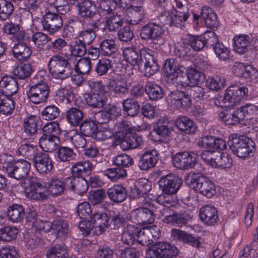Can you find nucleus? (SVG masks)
<instances>
[{"instance_id": "15", "label": "nucleus", "mask_w": 258, "mask_h": 258, "mask_svg": "<svg viewBox=\"0 0 258 258\" xmlns=\"http://www.w3.org/2000/svg\"><path fill=\"white\" fill-rule=\"evenodd\" d=\"M125 130L126 135L123 143V151L137 148L143 144L141 132L136 127L127 126Z\"/></svg>"}, {"instance_id": "29", "label": "nucleus", "mask_w": 258, "mask_h": 258, "mask_svg": "<svg viewBox=\"0 0 258 258\" xmlns=\"http://www.w3.org/2000/svg\"><path fill=\"white\" fill-rule=\"evenodd\" d=\"M110 218L106 213H95L91 217L92 226L98 234H100L110 227Z\"/></svg>"}, {"instance_id": "14", "label": "nucleus", "mask_w": 258, "mask_h": 258, "mask_svg": "<svg viewBox=\"0 0 258 258\" xmlns=\"http://www.w3.org/2000/svg\"><path fill=\"white\" fill-rule=\"evenodd\" d=\"M41 24L43 29L51 35L61 29L63 20L57 13L48 11L43 16Z\"/></svg>"}, {"instance_id": "46", "label": "nucleus", "mask_w": 258, "mask_h": 258, "mask_svg": "<svg viewBox=\"0 0 258 258\" xmlns=\"http://www.w3.org/2000/svg\"><path fill=\"white\" fill-rule=\"evenodd\" d=\"M233 48L239 54L246 52L250 43V37L247 35H239L234 37Z\"/></svg>"}, {"instance_id": "47", "label": "nucleus", "mask_w": 258, "mask_h": 258, "mask_svg": "<svg viewBox=\"0 0 258 258\" xmlns=\"http://www.w3.org/2000/svg\"><path fill=\"white\" fill-rule=\"evenodd\" d=\"M109 216L110 218V228L111 229H118L125 225L127 218L125 213L110 211Z\"/></svg>"}, {"instance_id": "9", "label": "nucleus", "mask_w": 258, "mask_h": 258, "mask_svg": "<svg viewBox=\"0 0 258 258\" xmlns=\"http://www.w3.org/2000/svg\"><path fill=\"white\" fill-rule=\"evenodd\" d=\"M30 34L24 31L20 32L15 36V39L18 43L12 48V52L15 58L22 60L30 57L32 50L26 42H30Z\"/></svg>"}, {"instance_id": "40", "label": "nucleus", "mask_w": 258, "mask_h": 258, "mask_svg": "<svg viewBox=\"0 0 258 258\" xmlns=\"http://www.w3.org/2000/svg\"><path fill=\"white\" fill-rule=\"evenodd\" d=\"M25 209L20 204H13L8 207L7 216L9 220L13 222H19L24 217Z\"/></svg>"}, {"instance_id": "28", "label": "nucleus", "mask_w": 258, "mask_h": 258, "mask_svg": "<svg viewBox=\"0 0 258 258\" xmlns=\"http://www.w3.org/2000/svg\"><path fill=\"white\" fill-rule=\"evenodd\" d=\"M210 36L212 44H210L209 47H212L217 57L222 60H226L229 58L230 50L222 43L219 42L218 36L213 32H210Z\"/></svg>"}, {"instance_id": "55", "label": "nucleus", "mask_w": 258, "mask_h": 258, "mask_svg": "<svg viewBox=\"0 0 258 258\" xmlns=\"http://www.w3.org/2000/svg\"><path fill=\"white\" fill-rule=\"evenodd\" d=\"M123 18L121 15H115L106 18L105 21V27L109 32H115L122 26Z\"/></svg>"}, {"instance_id": "50", "label": "nucleus", "mask_w": 258, "mask_h": 258, "mask_svg": "<svg viewBox=\"0 0 258 258\" xmlns=\"http://www.w3.org/2000/svg\"><path fill=\"white\" fill-rule=\"evenodd\" d=\"M30 37V41L35 49L39 51L43 49L44 45L51 40L49 36L41 32H35Z\"/></svg>"}, {"instance_id": "45", "label": "nucleus", "mask_w": 258, "mask_h": 258, "mask_svg": "<svg viewBox=\"0 0 258 258\" xmlns=\"http://www.w3.org/2000/svg\"><path fill=\"white\" fill-rule=\"evenodd\" d=\"M164 69L168 77L172 76L173 78H176L179 82L180 80V75H181L179 68V64L174 58H169L166 60Z\"/></svg>"}, {"instance_id": "32", "label": "nucleus", "mask_w": 258, "mask_h": 258, "mask_svg": "<svg viewBox=\"0 0 258 258\" xmlns=\"http://www.w3.org/2000/svg\"><path fill=\"white\" fill-rule=\"evenodd\" d=\"M79 14L84 18H93L96 14V4L91 0H81L76 3Z\"/></svg>"}, {"instance_id": "48", "label": "nucleus", "mask_w": 258, "mask_h": 258, "mask_svg": "<svg viewBox=\"0 0 258 258\" xmlns=\"http://www.w3.org/2000/svg\"><path fill=\"white\" fill-rule=\"evenodd\" d=\"M123 110L128 116L134 117L139 112L140 106L137 100L128 98L122 101Z\"/></svg>"}, {"instance_id": "64", "label": "nucleus", "mask_w": 258, "mask_h": 258, "mask_svg": "<svg viewBox=\"0 0 258 258\" xmlns=\"http://www.w3.org/2000/svg\"><path fill=\"white\" fill-rule=\"evenodd\" d=\"M18 229L15 227L6 226L0 229V241H11L16 238Z\"/></svg>"}, {"instance_id": "54", "label": "nucleus", "mask_w": 258, "mask_h": 258, "mask_svg": "<svg viewBox=\"0 0 258 258\" xmlns=\"http://www.w3.org/2000/svg\"><path fill=\"white\" fill-rule=\"evenodd\" d=\"M99 48L100 52L103 56H111L117 50L115 40L113 39H104L100 43Z\"/></svg>"}, {"instance_id": "16", "label": "nucleus", "mask_w": 258, "mask_h": 258, "mask_svg": "<svg viewBox=\"0 0 258 258\" xmlns=\"http://www.w3.org/2000/svg\"><path fill=\"white\" fill-rule=\"evenodd\" d=\"M173 131L172 123L167 118H162L154 125L153 133L157 136L155 142H163L168 140Z\"/></svg>"}, {"instance_id": "37", "label": "nucleus", "mask_w": 258, "mask_h": 258, "mask_svg": "<svg viewBox=\"0 0 258 258\" xmlns=\"http://www.w3.org/2000/svg\"><path fill=\"white\" fill-rule=\"evenodd\" d=\"M171 236L175 240L182 241L190 244L192 246L199 247L201 245L198 238L193 237L192 235L178 229H174L171 232Z\"/></svg>"}, {"instance_id": "52", "label": "nucleus", "mask_w": 258, "mask_h": 258, "mask_svg": "<svg viewBox=\"0 0 258 258\" xmlns=\"http://www.w3.org/2000/svg\"><path fill=\"white\" fill-rule=\"evenodd\" d=\"M15 104L12 96L0 94V112L4 114H11L14 111Z\"/></svg>"}, {"instance_id": "27", "label": "nucleus", "mask_w": 258, "mask_h": 258, "mask_svg": "<svg viewBox=\"0 0 258 258\" xmlns=\"http://www.w3.org/2000/svg\"><path fill=\"white\" fill-rule=\"evenodd\" d=\"M16 79L12 76H4L0 82V94L12 96L17 93L18 83Z\"/></svg>"}, {"instance_id": "3", "label": "nucleus", "mask_w": 258, "mask_h": 258, "mask_svg": "<svg viewBox=\"0 0 258 258\" xmlns=\"http://www.w3.org/2000/svg\"><path fill=\"white\" fill-rule=\"evenodd\" d=\"M228 145L233 153L241 159L252 156L255 149L254 143L244 136L233 134L229 137Z\"/></svg>"}, {"instance_id": "62", "label": "nucleus", "mask_w": 258, "mask_h": 258, "mask_svg": "<svg viewBox=\"0 0 258 258\" xmlns=\"http://www.w3.org/2000/svg\"><path fill=\"white\" fill-rule=\"evenodd\" d=\"M14 10L12 3L7 0H0V20L6 21L12 16Z\"/></svg>"}, {"instance_id": "11", "label": "nucleus", "mask_w": 258, "mask_h": 258, "mask_svg": "<svg viewBox=\"0 0 258 258\" xmlns=\"http://www.w3.org/2000/svg\"><path fill=\"white\" fill-rule=\"evenodd\" d=\"M199 155L197 152H178L173 157L174 166L179 169L188 170L195 167L198 162Z\"/></svg>"}, {"instance_id": "39", "label": "nucleus", "mask_w": 258, "mask_h": 258, "mask_svg": "<svg viewBox=\"0 0 258 258\" xmlns=\"http://www.w3.org/2000/svg\"><path fill=\"white\" fill-rule=\"evenodd\" d=\"M241 121L250 120L258 114V107L251 103H246L237 108Z\"/></svg>"}, {"instance_id": "33", "label": "nucleus", "mask_w": 258, "mask_h": 258, "mask_svg": "<svg viewBox=\"0 0 258 258\" xmlns=\"http://www.w3.org/2000/svg\"><path fill=\"white\" fill-rule=\"evenodd\" d=\"M93 164L89 160L79 161L72 165L71 172L72 176L83 177L91 174Z\"/></svg>"}, {"instance_id": "8", "label": "nucleus", "mask_w": 258, "mask_h": 258, "mask_svg": "<svg viewBox=\"0 0 258 258\" xmlns=\"http://www.w3.org/2000/svg\"><path fill=\"white\" fill-rule=\"evenodd\" d=\"M164 30L161 26L149 22L140 29V36L142 40L151 41L153 44L159 46L164 43Z\"/></svg>"}, {"instance_id": "43", "label": "nucleus", "mask_w": 258, "mask_h": 258, "mask_svg": "<svg viewBox=\"0 0 258 258\" xmlns=\"http://www.w3.org/2000/svg\"><path fill=\"white\" fill-rule=\"evenodd\" d=\"M38 118L36 115H31L25 117L23 121L24 133L31 137L37 133L38 126Z\"/></svg>"}, {"instance_id": "17", "label": "nucleus", "mask_w": 258, "mask_h": 258, "mask_svg": "<svg viewBox=\"0 0 258 258\" xmlns=\"http://www.w3.org/2000/svg\"><path fill=\"white\" fill-rule=\"evenodd\" d=\"M146 52L143 51V58L139 68H144L145 76L150 77L159 70V65L152 50L148 48Z\"/></svg>"}, {"instance_id": "6", "label": "nucleus", "mask_w": 258, "mask_h": 258, "mask_svg": "<svg viewBox=\"0 0 258 258\" xmlns=\"http://www.w3.org/2000/svg\"><path fill=\"white\" fill-rule=\"evenodd\" d=\"M189 186L203 196L211 198L216 193V188L213 182L200 173H193L185 178Z\"/></svg>"}, {"instance_id": "12", "label": "nucleus", "mask_w": 258, "mask_h": 258, "mask_svg": "<svg viewBox=\"0 0 258 258\" xmlns=\"http://www.w3.org/2000/svg\"><path fill=\"white\" fill-rule=\"evenodd\" d=\"M49 93L50 89L48 85L44 81H40L30 87L27 96L31 102L38 104L46 101Z\"/></svg>"}, {"instance_id": "23", "label": "nucleus", "mask_w": 258, "mask_h": 258, "mask_svg": "<svg viewBox=\"0 0 258 258\" xmlns=\"http://www.w3.org/2000/svg\"><path fill=\"white\" fill-rule=\"evenodd\" d=\"M159 159V153L156 150L146 151L140 157L138 165L142 170H149L154 168Z\"/></svg>"}, {"instance_id": "41", "label": "nucleus", "mask_w": 258, "mask_h": 258, "mask_svg": "<svg viewBox=\"0 0 258 258\" xmlns=\"http://www.w3.org/2000/svg\"><path fill=\"white\" fill-rule=\"evenodd\" d=\"M57 157L62 162H70L75 160L77 155L74 149L68 146L60 145L56 150Z\"/></svg>"}, {"instance_id": "57", "label": "nucleus", "mask_w": 258, "mask_h": 258, "mask_svg": "<svg viewBox=\"0 0 258 258\" xmlns=\"http://www.w3.org/2000/svg\"><path fill=\"white\" fill-rule=\"evenodd\" d=\"M191 85H198L205 80V75L192 67L188 68L185 74Z\"/></svg>"}, {"instance_id": "53", "label": "nucleus", "mask_w": 258, "mask_h": 258, "mask_svg": "<svg viewBox=\"0 0 258 258\" xmlns=\"http://www.w3.org/2000/svg\"><path fill=\"white\" fill-rule=\"evenodd\" d=\"M98 129L95 121L91 119L84 120L80 125L81 134L87 137H93L97 133Z\"/></svg>"}, {"instance_id": "56", "label": "nucleus", "mask_w": 258, "mask_h": 258, "mask_svg": "<svg viewBox=\"0 0 258 258\" xmlns=\"http://www.w3.org/2000/svg\"><path fill=\"white\" fill-rule=\"evenodd\" d=\"M47 258H69L66 246L63 244H56L47 251Z\"/></svg>"}, {"instance_id": "31", "label": "nucleus", "mask_w": 258, "mask_h": 258, "mask_svg": "<svg viewBox=\"0 0 258 258\" xmlns=\"http://www.w3.org/2000/svg\"><path fill=\"white\" fill-rule=\"evenodd\" d=\"M109 199L114 203H119L123 202L127 198V191L122 184H114L109 188L107 191Z\"/></svg>"}, {"instance_id": "7", "label": "nucleus", "mask_w": 258, "mask_h": 258, "mask_svg": "<svg viewBox=\"0 0 258 258\" xmlns=\"http://www.w3.org/2000/svg\"><path fill=\"white\" fill-rule=\"evenodd\" d=\"M249 86L233 84L230 85L225 91L223 100L228 103V107L236 105L242 100H247L251 96L249 89Z\"/></svg>"}, {"instance_id": "34", "label": "nucleus", "mask_w": 258, "mask_h": 258, "mask_svg": "<svg viewBox=\"0 0 258 258\" xmlns=\"http://www.w3.org/2000/svg\"><path fill=\"white\" fill-rule=\"evenodd\" d=\"M232 164V160L226 152L214 151L211 166L224 169L230 167Z\"/></svg>"}, {"instance_id": "36", "label": "nucleus", "mask_w": 258, "mask_h": 258, "mask_svg": "<svg viewBox=\"0 0 258 258\" xmlns=\"http://www.w3.org/2000/svg\"><path fill=\"white\" fill-rule=\"evenodd\" d=\"M201 15L205 20V24L207 27L214 29L219 25L216 14L209 6H204L202 7Z\"/></svg>"}, {"instance_id": "49", "label": "nucleus", "mask_w": 258, "mask_h": 258, "mask_svg": "<svg viewBox=\"0 0 258 258\" xmlns=\"http://www.w3.org/2000/svg\"><path fill=\"white\" fill-rule=\"evenodd\" d=\"M84 115L83 111L76 107L70 108L66 112L67 120L73 126H76L79 124Z\"/></svg>"}, {"instance_id": "10", "label": "nucleus", "mask_w": 258, "mask_h": 258, "mask_svg": "<svg viewBox=\"0 0 258 258\" xmlns=\"http://www.w3.org/2000/svg\"><path fill=\"white\" fill-rule=\"evenodd\" d=\"M146 252V258H176L178 250L170 243L159 242L153 247Z\"/></svg>"}, {"instance_id": "1", "label": "nucleus", "mask_w": 258, "mask_h": 258, "mask_svg": "<svg viewBox=\"0 0 258 258\" xmlns=\"http://www.w3.org/2000/svg\"><path fill=\"white\" fill-rule=\"evenodd\" d=\"M165 196L161 195L156 199L158 205L144 200L143 207H140L132 211V217L136 222L139 224H150L154 222L155 218L165 215L169 211L167 208L164 207L168 201L164 200Z\"/></svg>"}, {"instance_id": "30", "label": "nucleus", "mask_w": 258, "mask_h": 258, "mask_svg": "<svg viewBox=\"0 0 258 258\" xmlns=\"http://www.w3.org/2000/svg\"><path fill=\"white\" fill-rule=\"evenodd\" d=\"M68 188L78 195L85 193L88 189V183L87 179L83 177L72 176L66 178Z\"/></svg>"}, {"instance_id": "18", "label": "nucleus", "mask_w": 258, "mask_h": 258, "mask_svg": "<svg viewBox=\"0 0 258 258\" xmlns=\"http://www.w3.org/2000/svg\"><path fill=\"white\" fill-rule=\"evenodd\" d=\"M32 162L36 170L40 174H47L53 167L49 155L43 152L37 153L32 158Z\"/></svg>"}, {"instance_id": "63", "label": "nucleus", "mask_w": 258, "mask_h": 258, "mask_svg": "<svg viewBox=\"0 0 258 258\" xmlns=\"http://www.w3.org/2000/svg\"><path fill=\"white\" fill-rule=\"evenodd\" d=\"M42 136L59 138L60 130L58 123L54 121L46 123L42 128Z\"/></svg>"}, {"instance_id": "21", "label": "nucleus", "mask_w": 258, "mask_h": 258, "mask_svg": "<svg viewBox=\"0 0 258 258\" xmlns=\"http://www.w3.org/2000/svg\"><path fill=\"white\" fill-rule=\"evenodd\" d=\"M131 83L124 77H117L111 79L109 83V89L118 96H123L129 92Z\"/></svg>"}, {"instance_id": "5", "label": "nucleus", "mask_w": 258, "mask_h": 258, "mask_svg": "<svg viewBox=\"0 0 258 258\" xmlns=\"http://www.w3.org/2000/svg\"><path fill=\"white\" fill-rule=\"evenodd\" d=\"M90 91L84 95L86 104L93 108H102L107 102L105 95V86L101 82L91 81L88 82Z\"/></svg>"}, {"instance_id": "44", "label": "nucleus", "mask_w": 258, "mask_h": 258, "mask_svg": "<svg viewBox=\"0 0 258 258\" xmlns=\"http://www.w3.org/2000/svg\"><path fill=\"white\" fill-rule=\"evenodd\" d=\"M145 90L149 98L153 101H157L163 98L164 93L162 88L158 85L151 82H147Z\"/></svg>"}, {"instance_id": "19", "label": "nucleus", "mask_w": 258, "mask_h": 258, "mask_svg": "<svg viewBox=\"0 0 258 258\" xmlns=\"http://www.w3.org/2000/svg\"><path fill=\"white\" fill-rule=\"evenodd\" d=\"M167 99L168 102L172 104L179 109H187L191 104L190 96L178 90L171 91Z\"/></svg>"}, {"instance_id": "4", "label": "nucleus", "mask_w": 258, "mask_h": 258, "mask_svg": "<svg viewBox=\"0 0 258 258\" xmlns=\"http://www.w3.org/2000/svg\"><path fill=\"white\" fill-rule=\"evenodd\" d=\"M48 68L49 73L54 78L61 80L69 78L73 71L69 60L59 54L53 55L50 58Z\"/></svg>"}, {"instance_id": "38", "label": "nucleus", "mask_w": 258, "mask_h": 258, "mask_svg": "<svg viewBox=\"0 0 258 258\" xmlns=\"http://www.w3.org/2000/svg\"><path fill=\"white\" fill-rule=\"evenodd\" d=\"M175 125L180 131L187 134H194L197 129L194 121L185 116L178 117L175 121Z\"/></svg>"}, {"instance_id": "20", "label": "nucleus", "mask_w": 258, "mask_h": 258, "mask_svg": "<svg viewBox=\"0 0 258 258\" xmlns=\"http://www.w3.org/2000/svg\"><path fill=\"white\" fill-rule=\"evenodd\" d=\"M192 219V216L188 210H183L179 212H173L172 214L166 215L163 221L164 223L181 227L186 225Z\"/></svg>"}, {"instance_id": "24", "label": "nucleus", "mask_w": 258, "mask_h": 258, "mask_svg": "<svg viewBox=\"0 0 258 258\" xmlns=\"http://www.w3.org/2000/svg\"><path fill=\"white\" fill-rule=\"evenodd\" d=\"M30 191L29 196L31 199L41 201L46 199L47 189L46 187L35 177L29 178Z\"/></svg>"}, {"instance_id": "58", "label": "nucleus", "mask_w": 258, "mask_h": 258, "mask_svg": "<svg viewBox=\"0 0 258 258\" xmlns=\"http://www.w3.org/2000/svg\"><path fill=\"white\" fill-rule=\"evenodd\" d=\"M52 231L57 237L66 236L69 231V225L67 221L62 219L55 220L52 222Z\"/></svg>"}, {"instance_id": "51", "label": "nucleus", "mask_w": 258, "mask_h": 258, "mask_svg": "<svg viewBox=\"0 0 258 258\" xmlns=\"http://www.w3.org/2000/svg\"><path fill=\"white\" fill-rule=\"evenodd\" d=\"M59 142V138L41 136L39 139L40 147L45 152H52L55 150Z\"/></svg>"}, {"instance_id": "26", "label": "nucleus", "mask_w": 258, "mask_h": 258, "mask_svg": "<svg viewBox=\"0 0 258 258\" xmlns=\"http://www.w3.org/2000/svg\"><path fill=\"white\" fill-rule=\"evenodd\" d=\"M200 218L202 222L207 226L214 225L218 220L217 209L212 205H204L199 211Z\"/></svg>"}, {"instance_id": "13", "label": "nucleus", "mask_w": 258, "mask_h": 258, "mask_svg": "<svg viewBox=\"0 0 258 258\" xmlns=\"http://www.w3.org/2000/svg\"><path fill=\"white\" fill-rule=\"evenodd\" d=\"M182 184L181 178L173 173L163 176L158 181L160 189L165 194H176Z\"/></svg>"}, {"instance_id": "61", "label": "nucleus", "mask_w": 258, "mask_h": 258, "mask_svg": "<svg viewBox=\"0 0 258 258\" xmlns=\"http://www.w3.org/2000/svg\"><path fill=\"white\" fill-rule=\"evenodd\" d=\"M92 68L91 58L84 57L80 58L75 65L74 70L78 74L88 75Z\"/></svg>"}, {"instance_id": "25", "label": "nucleus", "mask_w": 258, "mask_h": 258, "mask_svg": "<svg viewBox=\"0 0 258 258\" xmlns=\"http://www.w3.org/2000/svg\"><path fill=\"white\" fill-rule=\"evenodd\" d=\"M148 48L144 47L141 50L136 47H128L124 48L122 55L124 59L133 66L140 67L143 58V51L146 52Z\"/></svg>"}, {"instance_id": "2", "label": "nucleus", "mask_w": 258, "mask_h": 258, "mask_svg": "<svg viewBox=\"0 0 258 258\" xmlns=\"http://www.w3.org/2000/svg\"><path fill=\"white\" fill-rule=\"evenodd\" d=\"M0 168L10 177L23 180L28 175L31 163L24 159L16 160L13 156L3 154L0 155Z\"/></svg>"}, {"instance_id": "60", "label": "nucleus", "mask_w": 258, "mask_h": 258, "mask_svg": "<svg viewBox=\"0 0 258 258\" xmlns=\"http://www.w3.org/2000/svg\"><path fill=\"white\" fill-rule=\"evenodd\" d=\"M144 16V10L142 7H134L128 12L127 20L131 25H137L143 20Z\"/></svg>"}, {"instance_id": "59", "label": "nucleus", "mask_w": 258, "mask_h": 258, "mask_svg": "<svg viewBox=\"0 0 258 258\" xmlns=\"http://www.w3.org/2000/svg\"><path fill=\"white\" fill-rule=\"evenodd\" d=\"M219 116L222 121L226 124L236 125L241 121L237 109L232 113L227 111L221 112Z\"/></svg>"}, {"instance_id": "42", "label": "nucleus", "mask_w": 258, "mask_h": 258, "mask_svg": "<svg viewBox=\"0 0 258 258\" xmlns=\"http://www.w3.org/2000/svg\"><path fill=\"white\" fill-rule=\"evenodd\" d=\"M33 72L32 65L29 63H20L12 72L17 79L25 80L29 78Z\"/></svg>"}, {"instance_id": "35", "label": "nucleus", "mask_w": 258, "mask_h": 258, "mask_svg": "<svg viewBox=\"0 0 258 258\" xmlns=\"http://www.w3.org/2000/svg\"><path fill=\"white\" fill-rule=\"evenodd\" d=\"M66 178L61 180L58 178H53L48 182L47 193L53 197L60 196L64 193V190L68 188Z\"/></svg>"}, {"instance_id": "22", "label": "nucleus", "mask_w": 258, "mask_h": 258, "mask_svg": "<svg viewBox=\"0 0 258 258\" xmlns=\"http://www.w3.org/2000/svg\"><path fill=\"white\" fill-rule=\"evenodd\" d=\"M212 42L210 32L204 36L188 35L185 39V43L196 51H201L206 46L209 47Z\"/></svg>"}]
</instances>
